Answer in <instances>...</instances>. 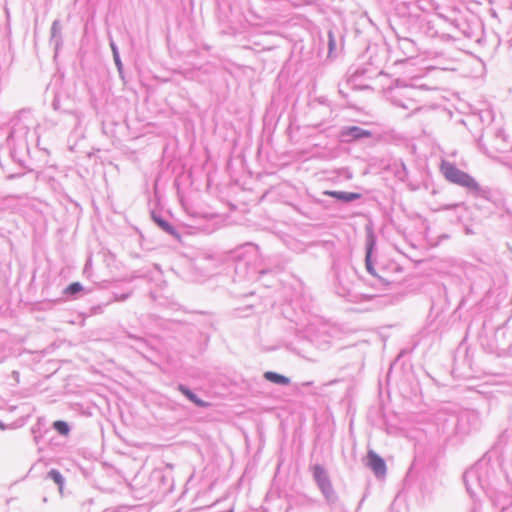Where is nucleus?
<instances>
[{
  "label": "nucleus",
  "mask_w": 512,
  "mask_h": 512,
  "mask_svg": "<svg viewBox=\"0 0 512 512\" xmlns=\"http://www.w3.org/2000/svg\"><path fill=\"white\" fill-rule=\"evenodd\" d=\"M334 271V289L337 295L349 302H358L361 294L356 292L354 280L356 279V270L350 264L347 257H335L333 260Z\"/></svg>",
  "instance_id": "f257e3e1"
},
{
  "label": "nucleus",
  "mask_w": 512,
  "mask_h": 512,
  "mask_svg": "<svg viewBox=\"0 0 512 512\" xmlns=\"http://www.w3.org/2000/svg\"><path fill=\"white\" fill-rule=\"evenodd\" d=\"M441 173L446 180L465 188L468 194L476 198L490 200L491 190L489 187L481 186L475 178L468 173L460 170L454 163L442 161L440 166Z\"/></svg>",
  "instance_id": "f03ea898"
},
{
  "label": "nucleus",
  "mask_w": 512,
  "mask_h": 512,
  "mask_svg": "<svg viewBox=\"0 0 512 512\" xmlns=\"http://www.w3.org/2000/svg\"><path fill=\"white\" fill-rule=\"evenodd\" d=\"M416 92V89L412 87L396 90L391 95V103L404 110H411L412 113L418 112L421 107L414 99Z\"/></svg>",
  "instance_id": "7ed1b4c3"
},
{
  "label": "nucleus",
  "mask_w": 512,
  "mask_h": 512,
  "mask_svg": "<svg viewBox=\"0 0 512 512\" xmlns=\"http://www.w3.org/2000/svg\"><path fill=\"white\" fill-rule=\"evenodd\" d=\"M455 433L458 435H467L472 430H476L479 425V416L474 411H463L454 417Z\"/></svg>",
  "instance_id": "20e7f679"
},
{
  "label": "nucleus",
  "mask_w": 512,
  "mask_h": 512,
  "mask_svg": "<svg viewBox=\"0 0 512 512\" xmlns=\"http://www.w3.org/2000/svg\"><path fill=\"white\" fill-rule=\"evenodd\" d=\"M371 132L359 126L343 127L339 132L341 142L350 143L363 138L371 137Z\"/></svg>",
  "instance_id": "39448f33"
},
{
  "label": "nucleus",
  "mask_w": 512,
  "mask_h": 512,
  "mask_svg": "<svg viewBox=\"0 0 512 512\" xmlns=\"http://www.w3.org/2000/svg\"><path fill=\"white\" fill-rule=\"evenodd\" d=\"M375 247V239L373 235L367 237L366 241V255H365V265L367 271L376 278L381 285L386 286L389 283L386 282L382 277L378 276L375 272L373 263H372V252Z\"/></svg>",
  "instance_id": "423d86ee"
},
{
  "label": "nucleus",
  "mask_w": 512,
  "mask_h": 512,
  "mask_svg": "<svg viewBox=\"0 0 512 512\" xmlns=\"http://www.w3.org/2000/svg\"><path fill=\"white\" fill-rule=\"evenodd\" d=\"M367 466L376 476H383L386 473L385 461L373 450H369L367 453Z\"/></svg>",
  "instance_id": "0eeeda50"
},
{
  "label": "nucleus",
  "mask_w": 512,
  "mask_h": 512,
  "mask_svg": "<svg viewBox=\"0 0 512 512\" xmlns=\"http://www.w3.org/2000/svg\"><path fill=\"white\" fill-rule=\"evenodd\" d=\"M310 470L312 472L313 480L318 489L332 482L328 471L321 464L312 465L310 467Z\"/></svg>",
  "instance_id": "6e6552de"
},
{
  "label": "nucleus",
  "mask_w": 512,
  "mask_h": 512,
  "mask_svg": "<svg viewBox=\"0 0 512 512\" xmlns=\"http://www.w3.org/2000/svg\"><path fill=\"white\" fill-rule=\"evenodd\" d=\"M326 504L331 508L335 509L340 505L339 496L334 489L332 482L319 488Z\"/></svg>",
  "instance_id": "1a4fd4ad"
},
{
  "label": "nucleus",
  "mask_w": 512,
  "mask_h": 512,
  "mask_svg": "<svg viewBox=\"0 0 512 512\" xmlns=\"http://www.w3.org/2000/svg\"><path fill=\"white\" fill-rule=\"evenodd\" d=\"M393 3L400 16H416V0H393Z\"/></svg>",
  "instance_id": "9d476101"
},
{
  "label": "nucleus",
  "mask_w": 512,
  "mask_h": 512,
  "mask_svg": "<svg viewBox=\"0 0 512 512\" xmlns=\"http://www.w3.org/2000/svg\"><path fill=\"white\" fill-rule=\"evenodd\" d=\"M324 195H327V196H330V197H333L341 202H344V203H349V202H353L355 200H358L362 197V195L360 193H356V192H347V191H332V190H327V191H324L323 192Z\"/></svg>",
  "instance_id": "9b49d317"
},
{
  "label": "nucleus",
  "mask_w": 512,
  "mask_h": 512,
  "mask_svg": "<svg viewBox=\"0 0 512 512\" xmlns=\"http://www.w3.org/2000/svg\"><path fill=\"white\" fill-rule=\"evenodd\" d=\"M177 390L181 392L189 401L194 403L197 407L206 408L209 403L200 399L189 387L184 384H178Z\"/></svg>",
  "instance_id": "f8f14e48"
},
{
  "label": "nucleus",
  "mask_w": 512,
  "mask_h": 512,
  "mask_svg": "<svg viewBox=\"0 0 512 512\" xmlns=\"http://www.w3.org/2000/svg\"><path fill=\"white\" fill-rule=\"evenodd\" d=\"M463 479L466 486V490L471 496L474 495V492L471 487L473 482H477L478 485L482 487V482L479 479V471L477 467H473L467 470L463 475Z\"/></svg>",
  "instance_id": "ddd939ff"
},
{
  "label": "nucleus",
  "mask_w": 512,
  "mask_h": 512,
  "mask_svg": "<svg viewBox=\"0 0 512 512\" xmlns=\"http://www.w3.org/2000/svg\"><path fill=\"white\" fill-rule=\"evenodd\" d=\"M61 23L59 20H54L51 25V35H50V43L54 45L55 51L57 52L62 45V35H61Z\"/></svg>",
  "instance_id": "4468645a"
},
{
  "label": "nucleus",
  "mask_w": 512,
  "mask_h": 512,
  "mask_svg": "<svg viewBox=\"0 0 512 512\" xmlns=\"http://www.w3.org/2000/svg\"><path fill=\"white\" fill-rule=\"evenodd\" d=\"M151 217L158 227H160L164 232L173 236L177 235L175 227L160 214L152 212Z\"/></svg>",
  "instance_id": "2eb2a0df"
},
{
  "label": "nucleus",
  "mask_w": 512,
  "mask_h": 512,
  "mask_svg": "<svg viewBox=\"0 0 512 512\" xmlns=\"http://www.w3.org/2000/svg\"><path fill=\"white\" fill-rule=\"evenodd\" d=\"M264 379L277 385H288L290 379L282 374L273 371H267L263 375Z\"/></svg>",
  "instance_id": "dca6fc26"
},
{
  "label": "nucleus",
  "mask_w": 512,
  "mask_h": 512,
  "mask_svg": "<svg viewBox=\"0 0 512 512\" xmlns=\"http://www.w3.org/2000/svg\"><path fill=\"white\" fill-rule=\"evenodd\" d=\"M478 147L479 149L488 157L495 159L500 164L508 167L510 170H512V160H510L508 157H497L494 154H492L482 143V140H478Z\"/></svg>",
  "instance_id": "f3484780"
},
{
  "label": "nucleus",
  "mask_w": 512,
  "mask_h": 512,
  "mask_svg": "<svg viewBox=\"0 0 512 512\" xmlns=\"http://www.w3.org/2000/svg\"><path fill=\"white\" fill-rule=\"evenodd\" d=\"M46 478L47 479H51L52 481H54L55 484L58 486L59 492L62 493L63 487H64V483H65V478L63 477V475L60 473L59 470L51 469L47 473Z\"/></svg>",
  "instance_id": "a211bd4d"
},
{
  "label": "nucleus",
  "mask_w": 512,
  "mask_h": 512,
  "mask_svg": "<svg viewBox=\"0 0 512 512\" xmlns=\"http://www.w3.org/2000/svg\"><path fill=\"white\" fill-rule=\"evenodd\" d=\"M82 290L83 286L80 282H73L64 289L63 294L69 297H76Z\"/></svg>",
  "instance_id": "6ab92c4d"
},
{
  "label": "nucleus",
  "mask_w": 512,
  "mask_h": 512,
  "mask_svg": "<svg viewBox=\"0 0 512 512\" xmlns=\"http://www.w3.org/2000/svg\"><path fill=\"white\" fill-rule=\"evenodd\" d=\"M435 8L433 0H416V15L418 12H428Z\"/></svg>",
  "instance_id": "aec40b11"
},
{
  "label": "nucleus",
  "mask_w": 512,
  "mask_h": 512,
  "mask_svg": "<svg viewBox=\"0 0 512 512\" xmlns=\"http://www.w3.org/2000/svg\"><path fill=\"white\" fill-rule=\"evenodd\" d=\"M110 47H111V50L113 53V59H114L115 65L118 69V72L120 74H122L123 64H122V61H121V58L119 55L118 47L116 46V44L114 43L113 40L110 41Z\"/></svg>",
  "instance_id": "412c9836"
},
{
  "label": "nucleus",
  "mask_w": 512,
  "mask_h": 512,
  "mask_svg": "<svg viewBox=\"0 0 512 512\" xmlns=\"http://www.w3.org/2000/svg\"><path fill=\"white\" fill-rule=\"evenodd\" d=\"M52 426L62 436H67L70 433V426L65 421L57 420Z\"/></svg>",
  "instance_id": "4be33fe9"
},
{
  "label": "nucleus",
  "mask_w": 512,
  "mask_h": 512,
  "mask_svg": "<svg viewBox=\"0 0 512 512\" xmlns=\"http://www.w3.org/2000/svg\"><path fill=\"white\" fill-rule=\"evenodd\" d=\"M328 50L331 55L336 50V40L332 30L328 31Z\"/></svg>",
  "instance_id": "5701e85b"
},
{
  "label": "nucleus",
  "mask_w": 512,
  "mask_h": 512,
  "mask_svg": "<svg viewBox=\"0 0 512 512\" xmlns=\"http://www.w3.org/2000/svg\"><path fill=\"white\" fill-rule=\"evenodd\" d=\"M399 43L402 48L408 49L412 53L415 52L414 42L412 40H410L409 38H402L399 40Z\"/></svg>",
  "instance_id": "b1692460"
},
{
  "label": "nucleus",
  "mask_w": 512,
  "mask_h": 512,
  "mask_svg": "<svg viewBox=\"0 0 512 512\" xmlns=\"http://www.w3.org/2000/svg\"><path fill=\"white\" fill-rule=\"evenodd\" d=\"M457 207H465V203L461 202V203L446 205V206L443 207V209L444 210H450V209H454V208H457Z\"/></svg>",
  "instance_id": "393cba45"
},
{
  "label": "nucleus",
  "mask_w": 512,
  "mask_h": 512,
  "mask_svg": "<svg viewBox=\"0 0 512 512\" xmlns=\"http://www.w3.org/2000/svg\"><path fill=\"white\" fill-rule=\"evenodd\" d=\"M130 296L129 293H126V294H122V295H115L114 296V301H125L128 297Z\"/></svg>",
  "instance_id": "a878e982"
},
{
  "label": "nucleus",
  "mask_w": 512,
  "mask_h": 512,
  "mask_svg": "<svg viewBox=\"0 0 512 512\" xmlns=\"http://www.w3.org/2000/svg\"><path fill=\"white\" fill-rule=\"evenodd\" d=\"M401 169H402L403 175H401L400 172H397V174L400 179H403L407 175V170H406V166L404 163H401Z\"/></svg>",
  "instance_id": "bb28decb"
},
{
  "label": "nucleus",
  "mask_w": 512,
  "mask_h": 512,
  "mask_svg": "<svg viewBox=\"0 0 512 512\" xmlns=\"http://www.w3.org/2000/svg\"><path fill=\"white\" fill-rule=\"evenodd\" d=\"M12 376H13V378H14L16 381H18V379H19V372H18V371H13V372H12Z\"/></svg>",
  "instance_id": "cd10ccee"
},
{
  "label": "nucleus",
  "mask_w": 512,
  "mask_h": 512,
  "mask_svg": "<svg viewBox=\"0 0 512 512\" xmlns=\"http://www.w3.org/2000/svg\"><path fill=\"white\" fill-rule=\"evenodd\" d=\"M500 512H512V507H503Z\"/></svg>",
  "instance_id": "c85d7f7f"
},
{
  "label": "nucleus",
  "mask_w": 512,
  "mask_h": 512,
  "mask_svg": "<svg viewBox=\"0 0 512 512\" xmlns=\"http://www.w3.org/2000/svg\"><path fill=\"white\" fill-rule=\"evenodd\" d=\"M72 115L75 117V120H76L77 122H79V121H80V115H79V113L74 112V113H72Z\"/></svg>",
  "instance_id": "c756f323"
}]
</instances>
